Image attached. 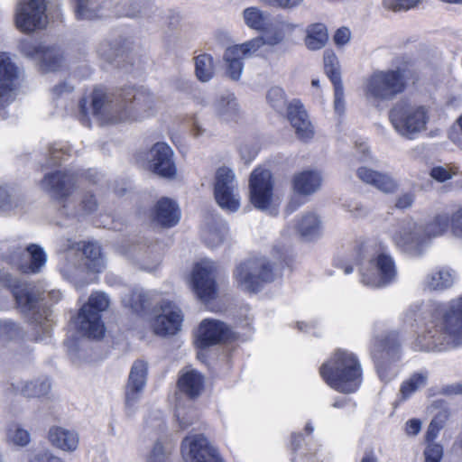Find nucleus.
I'll return each mask as SVG.
<instances>
[{"instance_id":"27","label":"nucleus","mask_w":462,"mask_h":462,"mask_svg":"<svg viewBox=\"0 0 462 462\" xmlns=\"http://www.w3.org/2000/svg\"><path fill=\"white\" fill-rule=\"evenodd\" d=\"M215 116L222 122L236 121L240 116V107L233 93L220 95L213 103Z\"/></svg>"},{"instance_id":"13","label":"nucleus","mask_w":462,"mask_h":462,"mask_svg":"<svg viewBox=\"0 0 462 462\" xmlns=\"http://www.w3.org/2000/svg\"><path fill=\"white\" fill-rule=\"evenodd\" d=\"M249 200L257 209L267 210L273 202V180L269 170L256 168L249 178Z\"/></svg>"},{"instance_id":"35","label":"nucleus","mask_w":462,"mask_h":462,"mask_svg":"<svg viewBox=\"0 0 462 462\" xmlns=\"http://www.w3.org/2000/svg\"><path fill=\"white\" fill-rule=\"evenodd\" d=\"M455 273L448 268H441L430 273L424 281V289L442 291L451 287L455 282Z\"/></svg>"},{"instance_id":"29","label":"nucleus","mask_w":462,"mask_h":462,"mask_svg":"<svg viewBox=\"0 0 462 462\" xmlns=\"http://www.w3.org/2000/svg\"><path fill=\"white\" fill-rule=\"evenodd\" d=\"M180 217L176 202L168 198H162L154 208V220L162 226H175Z\"/></svg>"},{"instance_id":"30","label":"nucleus","mask_w":462,"mask_h":462,"mask_svg":"<svg viewBox=\"0 0 462 462\" xmlns=\"http://www.w3.org/2000/svg\"><path fill=\"white\" fill-rule=\"evenodd\" d=\"M357 176L363 182L373 185L385 193L393 192L397 189V183L390 176L367 167L358 168Z\"/></svg>"},{"instance_id":"19","label":"nucleus","mask_w":462,"mask_h":462,"mask_svg":"<svg viewBox=\"0 0 462 462\" xmlns=\"http://www.w3.org/2000/svg\"><path fill=\"white\" fill-rule=\"evenodd\" d=\"M147 364L142 360L135 361L131 368L125 387V405L131 410L140 400L147 381Z\"/></svg>"},{"instance_id":"63","label":"nucleus","mask_w":462,"mask_h":462,"mask_svg":"<svg viewBox=\"0 0 462 462\" xmlns=\"http://www.w3.org/2000/svg\"><path fill=\"white\" fill-rule=\"evenodd\" d=\"M240 153L243 160H245L246 162H250L256 156L257 150L255 148L245 145L241 147Z\"/></svg>"},{"instance_id":"39","label":"nucleus","mask_w":462,"mask_h":462,"mask_svg":"<svg viewBox=\"0 0 462 462\" xmlns=\"http://www.w3.org/2000/svg\"><path fill=\"white\" fill-rule=\"evenodd\" d=\"M223 59L227 76L233 80H238L244 69L242 56L230 46L225 51Z\"/></svg>"},{"instance_id":"64","label":"nucleus","mask_w":462,"mask_h":462,"mask_svg":"<svg viewBox=\"0 0 462 462\" xmlns=\"http://www.w3.org/2000/svg\"><path fill=\"white\" fill-rule=\"evenodd\" d=\"M376 367H377L378 374L383 381H388L395 375L394 371L391 370L390 368L384 367L379 362H377Z\"/></svg>"},{"instance_id":"20","label":"nucleus","mask_w":462,"mask_h":462,"mask_svg":"<svg viewBox=\"0 0 462 462\" xmlns=\"http://www.w3.org/2000/svg\"><path fill=\"white\" fill-rule=\"evenodd\" d=\"M287 117L295 130L297 137L307 142L314 137V126L309 119L302 103L293 99L287 106Z\"/></svg>"},{"instance_id":"10","label":"nucleus","mask_w":462,"mask_h":462,"mask_svg":"<svg viewBox=\"0 0 462 462\" xmlns=\"http://www.w3.org/2000/svg\"><path fill=\"white\" fill-rule=\"evenodd\" d=\"M182 313L178 306L163 300L153 307L147 319L152 333L158 337L173 336L181 328Z\"/></svg>"},{"instance_id":"1","label":"nucleus","mask_w":462,"mask_h":462,"mask_svg":"<svg viewBox=\"0 0 462 462\" xmlns=\"http://www.w3.org/2000/svg\"><path fill=\"white\" fill-rule=\"evenodd\" d=\"M421 318L425 329L418 337L420 349L442 351L462 346V295L443 305L430 302L411 305L403 313V322L411 327Z\"/></svg>"},{"instance_id":"31","label":"nucleus","mask_w":462,"mask_h":462,"mask_svg":"<svg viewBox=\"0 0 462 462\" xmlns=\"http://www.w3.org/2000/svg\"><path fill=\"white\" fill-rule=\"evenodd\" d=\"M322 182L321 175L316 171H303L294 175L293 189L302 195H310L317 191Z\"/></svg>"},{"instance_id":"24","label":"nucleus","mask_w":462,"mask_h":462,"mask_svg":"<svg viewBox=\"0 0 462 462\" xmlns=\"http://www.w3.org/2000/svg\"><path fill=\"white\" fill-rule=\"evenodd\" d=\"M48 440L53 448L69 454L75 452L79 446V433L61 426L50 428Z\"/></svg>"},{"instance_id":"12","label":"nucleus","mask_w":462,"mask_h":462,"mask_svg":"<svg viewBox=\"0 0 462 462\" xmlns=\"http://www.w3.org/2000/svg\"><path fill=\"white\" fill-rule=\"evenodd\" d=\"M216 264L208 259L195 263L190 274V287L201 301L208 302L217 296Z\"/></svg>"},{"instance_id":"49","label":"nucleus","mask_w":462,"mask_h":462,"mask_svg":"<svg viewBox=\"0 0 462 462\" xmlns=\"http://www.w3.org/2000/svg\"><path fill=\"white\" fill-rule=\"evenodd\" d=\"M51 389V383L48 380L35 381L26 383L23 388V393L27 397H40L48 393Z\"/></svg>"},{"instance_id":"42","label":"nucleus","mask_w":462,"mask_h":462,"mask_svg":"<svg viewBox=\"0 0 462 462\" xmlns=\"http://www.w3.org/2000/svg\"><path fill=\"white\" fill-rule=\"evenodd\" d=\"M215 73V66L211 55L203 53L195 58V74L201 82L209 81Z\"/></svg>"},{"instance_id":"55","label":"nucleus","mask_w":462,"mask_h":462,"mask_svg":"<svg viewBox=\"0 0 462 462\" xmlns=\"http://www.w3.org/2000/svg\"><path fill=\"white\" fill-rule=\"evenodd\" d=\"M455 174V171L444 166L433 167L430 171V177L439 182H444L450 180Z\"/></svg>"},{"instance_id":"34","label":"nucleus","mask_w":462,"mask_h":462,"mask_svg":"<svg viewBox=\"0 0 462 462\" xmlns=\"http://www.w3.org/2000/svg\"><path fill=\"white\" fill-rule=\"evenodd\" d=\"M296 24L289 20H277L272 27L267 29L265 36L267 45L275 46L282 43L287 37L291 36L296 29Z\"/></svg>"},{"instance_id":"52","label":"nucleus","mask_w":462,"mask_h":462,"mask_svg":"<svg viewBox=\"0 0 462 462\" xmlns=\"http://www.w3.org/2000/svg\"><path fill=\"white\" fill-rule=\"evenodd\" d=\"M424 462H440L443 457V447L440 444L430 442L423 451Z\"/></svg>"},{"instance_id":"8","label":"nucleus","mask_w":462,"mask_h":462,"mask_svg":"<svg viewBox=\"0 0 462 462\" xmlns=\"http://www.w3.org/2000/svg\"><path fill=\"white\" fill-rule=\"evenodd\" d=\"M3 282L11 289L21 310L23 312L32 311V319L33 322L40 327L44 335H48L51 328V312L46 309L35 310L37 297L32 293V288L11 277L9 274H4Z\"/></svg>"},{"instance_id":"9","label":"nucleus","mask_w":462,"mask_h":462,"mask_svg":"<svg viewBox=\"0 0 462 462\" xmlns=\"http://www.w3.org/2000/svg\"><path fill=\"white\" fill-rule=\"evenodd\" d=\"M392 256L385 251L376 253L361 269V282L370 288H383L396 278Z\"/></svg>"},{"instance_id":"3","label":"nucleus","mask_w":462,"mask_h":462,"mask_svg":"<svg viewBox=\"0 0 462 462\" xmlns=\"http://www.w3.org/2000/svg\"><path fill=\"white\" fill-rule=\"evenodd\" d=\"M319 374L334 390L351 393L360 387L363 371L361 364L354 353L337 349L321 365Z\"/></svg>"},{"instance_id":"47","label":"nucleus","mask_w":462,"mask_h":462,"mask_svg":"<svg viewBox=\"0 0 462 462\" xmlns=\"http://www.w3.org/2000/svg\"><path fill=\"white\" fill-rule=\"evenodd\" d=\"M28 462H65L47 448H33L27 452Z\"/></svg>"},{"instance_id":"28","label":"nucleus","mask_w":462,"mask_h":462,"mask_svg":"<svg viewBox=\"0 0 462 462\" xmlns=\"http://www.w3.org/2000/svg\"><path fill=\"white\" fill-rule=\"evenodd\" d=\"M18 69L7 52H0V97L10 94L14 88Z\"/></svg>"},{"instance_id":"6","label":"nucleus","mask_w":462,"mask_h":462,"mask_svg":"<svg viewBox=\"0 0 462 462\" xmlns=\"http://www.w3.org/2000/svg\"><path fill=\"white\" fill-rule=\"evenodd\" d=\"M233 277L238 288L254 292L264 283L273 281L274 273L266 258L255 257L239 263L234 271Z\"/></svg>"},{"instance_id":"54","label":"nucleus","mask_w":462,"mask_h":462,"mask_svg":"<svg viewBox=\"0 0 462 462\" xmlns=\"http://www.w3.org/2000/svg\"><path fill=\"white\" fill-rule=\"evenodd\" d=\"M126 49V46L112 47L109 42H103L98 48V52L102 57L110 60L116 56L123 54Z\"/></svg>"},{"instance_id":"17","label":"nucleus","mask_w":462,"mask_h":462,"mask_svg":"<svg viewBox=\"0 0 462 462\" xmlns=\"http://www.w3.org/2000/svg\"><path fill=\"white\" fill-rule=\"evenodd\" d=\"M21 51L27 57L40 61V67L43 71H56L63 62V56L60 49L47 47L33 41H23L20 43Z\"/></svg>"},{"instance_id":"38","label":"nucleus","mask_w":462,"mask_h":462,"mask_svg":"<svg viewBox=\"0 0 462 462\" xmlns=\"http://www.w3.org/2000/svg\"><path fill=\"white\" fill-rule=\"evenodd\" d=\"M328 40V33L326 26L322 23H314L308 26L304 40L306 47L310 51L322 49Z\"/></svg>"},{"instance_id":"57","label":"nucleus","mask_w":462,"mask_h":462,"mask_svg":"<svg viewBox=\"0 0 462 462\" xmlns=\"http://www.w3.org/2000/svg\"><path fill=\"white\" fill-rule=\"evenodd\" d=\"M261 2L273 7L292 9L300 6L303 0H260Z\"/></svg>"},{"instance_id":"46","label":"nucleus","mask_w":462,"mask_h":462,"mask_svg":"<svg viewBox=\"0 0 462 462\" xmlns=\"http://www.w3.org/2000/svg\"><path fill=\"white\" fill-rule=\"evenodd\" d=\"M325 71L333 84L342 82L339 72V61L333 51L327 50L324 52Z\"/></svg>"},{"instance_id":"56","label":"nucleus","mask_w":462,"mask_h":462,"mask_svg":"<svg viewBox=\"0 0 462 462\" xmlns=\"http://www.w3.org/2000/svg\"><path fill=\"white\" fill-rule=\"evenodd\" d=\"M334 85V109L341 115L345 111V100H344V88L342 82H337Z\"/></svg>"},{"instance_id":"53","label":"nucleus","mask_w":462,"mask_h":462,"mask_svg":"<svg viewBox=\"0 0 462 462\" xmlns=\"http://www.w3.org/2000/svg\"><path fill=\"white\" fill-rule=\"evenodd\" d=\"M171 447L170 444L164 446L161 441L154 444L153 448L149 455L148 462H164L166 456L171 452Z\"/></svg>"},{"instance_id":"18","label":"nucleus","mask_w":462,"mask_h":462,"mask_svg":"<svg viewBox=\"0 0 462 462\" xmlns=\"http://www.w3.org/2000/svg\"><path fill=\"white\" fill-rule=\"evenodd\" d=\"M149 168L161 177L172 179L177 175L173 151L165 143H155L148 152Z\"/></svg>"},{"instance_id":"14","label":"nucleus","mask_w":462,"mask_h":462,"mask_svg":"<svg viewBox=\"0 0 462 462\" xmlns=\"http://www.w3.org/2000/svg\"><path fill=\"white\" fill-rule=\"evenodd\" d=\"M45 0H21L16 7L15 23L19 30L32 32L46 24Z\"/></svg>"},{"instance_id":"45","label":"nucleus","mask_w":462,"mask_h":462,"mask_svg":"<svg viewBox=\"0 0 462 462\" xmlns=\"http://www.w3.org/2000/svg\"><path fill=\"white\" fill-rule=\"evenodd\" d=\"M427 379L428 376L425 374H414L408 380L403 382L400 389L402 399L409 398L416 391L424 387Z\"/></svg>"},{"instance_id":"60","label":"nucleus","mask_w":462,"mask_h":462,"mask_svg":"<svg viewBox=\"0 0 462 462\" xmlns=\"http://www.w3.org/2000/svg\"><path fill=\"white\" fill-rule=\"evenodd\" d=\"M451 228L456 236L462 237V210H458L453 215Z\"/></svg>"},{"instance_id":"5","label":"nucleus","mask_w":462,"mask_h":462,"mask_svg":"<svg viewBox=\"0 0 462 462\" xmlns=\"http://www.w3.org/2000/svg\"><path fill=\"white\" fill-rule=\"evenodd\" d=\"M389 119L399 135L414 140L427 130L430 110L424 105L400 101L390 110Z\"/></svg>"},{"instance_id":"32","label":"nucleus","mask_w":462,"mask_h":462,"mask_svg":"<svg viewBox=\"0 0 462 462\" xmlns=\"http://www.w3.org/2000/svg\"><path fill=\"white\" fill-rule=\"evenodd\" d=\"M178 386L182 393L194 398L202 392L204 378L198 371L188 367L181 371Z\"/></svg>"},{"instance_id":"36","label":"nucleus","mask_w":462,"mask_h":462,"mask_svg":"<svg viewBox=\"0 0 462 462\" xmlns=\"http://www.w3.org/2000/svg\"><path fill=\"white\" fill-rule=\"evenodd\" d=\"M245 24L254 31H267L269 23V14L258 7L251 6L245 8L242 13Z\"/></svg>"},{"instance_id":"61","label":"nucleus","mask_w":462,"mask_h":462,"mask_svg":"<svg viewBox=\"0 0 462 462\" xmlns=\"http://www.w3.org/2000/svg\"><path fill=\"white\" fill-rule=\"evenodd\" d=\"M421 430V421L418 419H411L405 423L404 430L408 436H416Z\"/></svg>"},{"instance_id":"62","label":"nucleus","mask_w":462,"mask_h":462,"mask_svg":"<svg viewBox=\"0 0 462 462\" xmlns=\"http://www.w3.org/2000/svg\"><path fill=\"white\" fill-rule=\"evenodd\" d=\"M414 198L411 193H405L401 195L396 200V207L401 209L410 208L413 203Z\"/></svg>"},{"instance_id":"50","label":"nucleus","mask_w":462,"mask_h":462,"mask_svg":"<svg viewBox=\"0 0 462 462\" xmlns=\"http://www.w3.org/2000/svg\"><path fill=\"white\" fill-rule=\"evenodd\" d=\"M266 98L268 103L277 111H282L286 103L284 91L279 87L271 88L267 92Z\"/></svg>"},{"instance_id":"48","label":"nucleus","mask_w":462,"mask_h":462,"mask_svg":"<svg viewBox=\"0 0 462 462\" xmlns=\"http://www.w3.org/2000/svg\"><path fill=\"white\" fill-rule=\"evenodd\" d=\"M227 236L226 226L208 227L203 233V238L207 245L211 247H217L221 245Z\"/></svg>"},{"instance_id":"4","label":"nucleus","mask_w":462,"mask_h":462,"mask_svg":"<svg viewBox=\"0 0 462 462\" xmlns=\"http://www.w3.org/2000/svg\"><path fill=\"white\" fill-rule=\"evenodd\" d=\"M406 88L403 70L395 69H377L364 79L362 91L365 100L373 105L393 100Z\"/></svg>"},{"instance_id":"59","label":"nucleus","mask_w":462,"mask_h":462,"mask_svg":"<svg viewBox=\"0 0 462 462\" xmlns=\"http://www.w3.org/2000/svg\"><path fill=\"white\" fill-rule=\"evenodd\" d=\"M351 32L346 27L339 28L334 34L333 40L337 46L341 47L348 43Z\"/></svg>"},{"instance_id":"33","label":"nucleus","mask_w":462,"mask_h":462,"mask_svg":"<svg viewBox=\"0 0 462 462\" xmlns=\"http://www.w3.org/2000/svg\"><path fill=\"white\" fill-rule=\"evenodd\" d=\"M293 228L302 237L313 239L322 231V222L315 213H306L295 222Z\"/></svg>"},{"instance_id":"51","label":"nucleus","mask_w":462,"mask_h":462,"mask_svg":"<svg viewBox=\"0 0 462 462\" xmlns=\"http://www.w3.org/2000/svg\"><path fill=\"white\" fill-rule=\"evenodd\" d=\"M420 2V0H383V5L388 10L401 12L415 7Z\"/></svg>"},{"instance_id":"11","label":"nucleus","mask_w":462,"mask_h":462,"mask_svg":"<svg viewBox=\"0 0 462 462\" xmlns=\"http://www.w3.org/2000/svg\"><path fill=\"white\" fill-rule=\"evenodd\" d=\"M214 195L218 206L229 212L240 208L237 181L232 169L223 166L217 170L214 182Z\"/></svg>"},{"instance_id":"40","label":"nucleus","mask_w":462,"mask_h":462,"mask_svg":"<svg viewBox=\"0 0 462 462\" xmlns=\"http://www.w3.org/2000/svg\"><path fill=\"white\" fill-rule=\"evenodd\" d=\"M118 15L134 17L147 5V0H109Z\"/></svg>"},{"instance_id":"16","label":"nucleus","mask_w":462,"mask_h":462,"mask_svg":"<svg viewBox=\"0 0 462 462\" xmlns=\"http://www.w3.org/2000/svg\"><path fill=\"white\" fill-rule=\"evenodd\" d=\"M181 454L185 462H223L217 449L203 435H191L182 440Z\"/></svg>"},{"instance_id":"41","label":"nucleus","mask_w":462,"mask_h":462,"mask_svg":"<svg viewBox=\"0 0 462 462\" xmlns=\"http://www.w3.org/2000/svg\"><path fill=\"white\" fill-rule=\"evenodd\" d=\"M449 217L446 214H439L427 224H422L424 244L433 237L441 236L448 226Z\"/></svg>"},{"instance_id":"7","label":"nucleus","mask_w":462,"mask_h":462,"mask_svg":"<svg viewBox=\"0 0 462 462\" xmlns=\"http://www.w3.org/2000/svg\"><path fill=\"white\" fill-rule=\"evenodd\" d=\"M109 303L106 294L100 291L93 292L75 319L79 330L88 337L101 338L105 333V326L101 321L100 312L106 310Z\"/></svg>"},{"instance_id":"44","label":"nucleus","mask_w":462,"mask_h":462,"mask_svg":"<svg viewBox=\"0 0 462 462\" xmlns=\"http://www.w3.org/2000/svg\"><path fill=\"white\" fill-rule=\"evenodd\" d=\"M6 440L16 447H25L31 441L30 432L18 424H12L6 431Z\"/></svg>"},{"instance_id":"21","label":"nucleus","mask_w":462,"mask_h":462,"mask_svg":"<svg viewBox=\"0 0 462 462\" xmlns=\"http://www.w3.org/2000/svg\"><path fill=\"white\" fill-rule=\"evenodd\" d=\"M40 185L42 189L51 197L61 200L71 194L75 186V178L72 174L58 171L45 175Z\"/></svg>"},{"instance_id":"23","label":"nucleus","mask_w":462,"mask_h":462,"mask_svg":"<svg viewBox=\"0 0 462 462\" xmlns=\"http://www.w3.org/2000/svg\"><path fill=\"white\" fill-rule=\"evenodd\" d=\"M47 257L40 246L31 245L26 252H17L12 256V261L24 273H38L46 263Z\"/></svg>"},{"instance_id":"58","label":"nucleus","mask_w":462,"mask_h":462,"mask_svg":"<svg viewBox=\"0 0 462 462\" xmlns=\"http://www.w3.org/2000/svg\"><path fill=\"white\" fill-rule=\"evenodd\" d=\"M20 334L19 328L12 323L7 322L3 325H0V336L4 337L7 339H13Z\"/></svg>"},{"instance_id":"2","label":"nucleus","mask_w":462,"mask_h":462,"mask_svg":"<svg viewBox=\"0 0 462 462\" xmlns=\"http://www.w3.org/2000/svg\"><path fill=\"white\" fill-rule=\"evenodd\" d=\"M88 106L86 99L80 103V109L84 115L91 113L100 120L111 123L140 120L149 116L152 113L154 98L150 93L137 91L133 98L113 103L108 100L102 89H95Z\"/></svg>"},{"instance_id":"43","label":"nucleus","mask_w":462,"mask_h":462,"mask_svg":"<svg viewBox=\"0 0 462 462\" xmlns=\"http://www.w3.org/2000/svg\"><path fill=\"white\" fill-rule=\"evenodd\" d=\"M265 44H267L265 38L263 36H257L232 47L243 59H247L256 55Z\"/></svg>"},{"instance_id":"15","label":"nucleus","mask_w":462,"mask_h":462,"mask_svg":"<svg viewBox=\"0 0 462 462\" xmlns=\"http://www.w3.org/2000/svg\"><path fill=\"white\" fill-rule=\"evenodd\" d=\"M393 242L404 250L424 245L422 224L411 217L398 220L389 230Z\"/></svg>"},{"instance_id":"26","label":"nucleus","mask_w":462,"mask_h":462,"mask_svg":"<svg viewBox=\"0 0 462 462\" xmlns=\"http://www.w3.org/2000/svg\"><path fill=\"white\" fill-rule=\"evenodd\" d=\"M72 6L78 21H95L107 15L106 0H78Z\"/></svg>"},{"instance_id":"25","label":"nucleus","mask_w":462,"mask_h":462,"mask_svg":"<svg viewBox=\"0 0 462 462\" xmlns=\"http://www.w3.org/2000/svg\"><path fill=\"white\" fill-rule=\"evenodd\" d=\"M83 257L79 263H71L75 271L86 269L88 272L98 273L105 269L106 261L99 245L88 242L82 248Z\"/></svg>"},{"instance_id":"37","label":"nucleus","mask_w":462,"mask_h":462,"mask_svg":"<svg viewBox=\"0 0 462 462\" xmlns=\"http://www.w3.org/2000/svg\"><path fill=\"white\" fill-rule=\"evenodd\" d=\"M122 302L133 312L143 315L151 305V296L143 290H135L123 297Z\"/></svg>"},{"instance_id":"22","label":"nucleus","mask_w":462,"mask_h":462,"mask_svg":"<svg viewBox=\"0 0 462 462\" xmlns=\"http://www.w3.org/2000/svg\"><path fill=\"white\" fill-rule=\"evenodd\" d=\"M227 326L217 319H206L201 321L197 332V344L207 347L220 343L228 336Z\"/></svg>"}]
</instances>
